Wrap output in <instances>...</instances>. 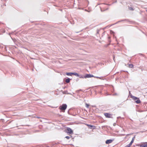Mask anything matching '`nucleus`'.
I'll list each match as a JSON object with an SVG mask.
<instances>
[{
  "label": "nucleus",
  "mask_w": 147,
  "mask_h": 147,
  "mask_svg": "<svg viewBox=\"0 0 147 147\" xmlns=\"http://www.w3.org/2000/svg\"><path fill=\"white\" fill-rule=\"evenodd\" d=\"M67 107V105L66 104H63L61 106L59 107V109L62 111H65Z\"/></svg>",
  "instance_id": "obj_1"
},
{
  "label": "nucleus",
  "mask_w": 147,
  "mask_h": 147,
  "mask_svg": "<svg viewBox=\"0 0 147 147\" xmlns=\"http://www.w3.org/2000/svg\"><path fill=\"white\" fill-rule=\"evenodd\" d=\"M66 132L69 134H72L73 131L70 128L67 127L66 129Z\"/></svg>",
  "instance_id": "obj_2"
},
{
  "label": "nucleus",
  "mask_w": 147,
  "mask_h": 147,
  "mask_svg": "<svg viewBox=\"0 0 147 147\" xmlns=\"http://www.w3.org/2000/svg\"><path fill=\"white\" fill-rule=\"evenodd\" d=\"M131 97L134 100H137L135 101L137 103L139 104L140 102V101L138 98L134 96H131Z\"/></svg>",
  "instance_id": "obj_3"
},
{
  "label": "nucleus",
  "mask_w": 147,
  "mask_h": 147,
  "mask_svg": "<svg viewBox=\"0 0 147 147\" xmlns=\"http://www.w3.org/2000/svg\"><path fill=\"white\" fill-rule=\"evenodd\" d=\"M105 116L107 117L111 118L112 117V115L109 113H105L104 114Z\"/></svg>",
  "instance_id": "obj_4"
},
{
  "label": "nucleus",
  "mask_w": 147,
  "mask_h": 147,
  "mask_svg": "<svg viewBox=\"0 0 147 147\" xmlns=\"http://www.w3.org/2000/svg\"><path fill=\"white\" fill-rule=\"evenodd\" d=\"M92 77H94L93 75H91L90 74H86V76L84 77V78H89Z\"/></svg>",
  "instance_id": "obj_5"
},
{
  "label": "nucleus",
  "mask_w": 147,
  "mask_h": 147,
  "mask_svg": "<svg viewBox=\"0 0 147 147\" xmlns=\"http://www.w3.org/2000/svg\"><path fill=\"white\" fill-rule=\"evenodd\" d=\"M113 141V140H108L106 141V144H109L111 143Z\"/></svg>",
  "instance_id": "obj_6"
},
{
  "label": "nucleus",
  "mask_w": 147,
  "mask_h": 147,
  "mask_svg": "<svg viewBox=\"0 0 147 147\" xmlns=\"http://www.w3.org/2000/svg\"><path fill=\"white\" fill-rule=\"evenodd\" d=\"M72 75H74L75 76H76L77 77H80L79 75L78 74V73H76V72L73 73Z\"/></svg>",
  "instance_id": "obj_7"
},
{
  "label": "nucleus",
  "mask_w": 147,
  "mask_h": 147,
  "mask_svg": "<svg viewBox=\"0 0 147 147\" xmlns=\"http://www.w3.org/2000/svg\"><path fill=\"white\" fill-rule=\"evenodd\" d=\"M65 82L67 83H69L70 82V79L68 78L65 80Z\"/></svg>",
  "instance_id": "obj_8"
},
{
  "label": "nucleus",
  "mask_w": 147,
  "mask_h": 147,
  "mask_svg": "<svg viewBox=\"0 0 147 147\" xmlns=\"http://www.w3.org/2000/svg\"><path fill=\"white\" fill-rule=\"evenodd\" d=\"M73 74V73H67L66 74L67 76H71Z\"/></svg>",
  "instance_id": "obj_9"
},
{
  "label": "nucleus",
  "mask_w": 147,
  "mask_h": 147,
  "mask_svg": "<svg viewBox=\"0 0 147 147\" xmlns=\"http://www.w3.org/2000/svg\"><path fill=\"white\" fill-rule=\"evenodd\" d=\"M129 67L130 68H133V65L132 64H128Z\"/></svg>",
  "instance_id": "obj_10"
},
{
  "label": "nucleus",
  "mask_w": 147,
  "mask_h": 147,
  "mask_svg": "<svg viewBox=\"0 0 147 147\" xmlns=\"http://www.w3.org/2000/svg\"><path fill=\"white\" fill-rule=\"evenodd\" d=\"M134 140H132L131 141L129 144L131 145L133 143V142H134Z\"/></svg>",
  "instance_id": "obj_11"
},
{
  "label": "nucleus",
  "mask_w": 147,
  "mask_h": 147,
  "mask_svg": "<svg viewBox=\"0 0 147 147\" xmlns=\"http://www.w3.org/2000/svg\"><path fill=\"white\" fill-rule=\"evenodd\" d=\"M141 147H146L145 146V144H142L140 145Z\"/></svg>",
  "instance_id": "obj_12"
},
{
  "label": "nucleus",
  "mask_w": 147,
  "mask_h": 147,
  "mask_svg": "<svg viewBox=\"0 0 147 147\" xmlns=\"http://www.w3.org/2000/svg\"><path fill=\"white\" fill-rule=\"evenodd\" d=\"M131 145L129 144L127 145L126 146H125V147H130Z\"/></svg>",
  "instance_id": "obj_13"
},
{
  "label": "nucleus",
  "mask_w": 147,
  "mask_h": 147,
  "mask_svg": "<svg viewBox=\"0 0 147 147\" xmlns=\"http://www.w3.org/2000/svg\"><path fill=\"white\" fill-rule=\"evenodd\" d=\"M66 138H67V139H69L70 138V137L69 136H66L65 137Z\"/></svg>",
  "instance_id": "obj_14"
},
{
  "label": "nucleus",
  "mask_w": 147,
  "mask_h": 147,
  "mask_svg": "<svg viewBox=\"0 0 147 147\" xmlns=\"http://www.w3.org/2000/svg\"><path fill=\"white\" fill-rule=\"evenodd\" d=\"M89 105L88 104H86V107L87 108H88L89 107Z\"/></svg>",
  "instance_id": "obj_15"
},
{
  "label": "nucleus",
  "mask_w": 147,
  "mask_h": 147,
  "mask_svg": "<svg viewBox=\"0 0 147 147\" xmlns=\"http://www.w3.org/2000/svg\"><path fill=\"white\" fill-rule=\"evenodd\" d=\"M87 125L88 126H90V127H93V126H92V125Z\"/></svg>",
  "instance_id": "obj_16"
},
{
  "label": "nucleus",
  "mask_w": 147,
  "mask_h": 147,
  "mask_svg": "<svg viewBox=\"0 0 147 147\" xmlns=\"http://www.w3.org/2000/svg\"><path fill=\"white\" fill-rule=\"evenodd\" d=\"M94 77L96 78H99L100 79H101V77Z\"/></svg>",
  "instance_id": "obj_17"
},
{
  "label": "nucleus",
  "mask_w": 147,
  "mask_h": 147,
  "mask_svg": "<svg viewBox=\"0 0 147 147\" xmlns=\"http://www.w3.org/2000/svg\"><path fill=\"white\" fill-rule=\"evenodd\" d=\"M135 136H134L133 138H132V140H134V139H135Z\"/></svg>",
  "instance_id": "obj_18"
},
{
  "label": "nucleus",
  "mask_w": 147,
  "mask_h": 147,
  "mask_svg": "<svg viewBox=\"0 0 147 147\" xmlns=\"http://www.w3.org/2000/svg\"><path fill=\"white\" fill-rule=\"evenodd\" d=\"M145 145L146 147H147V142L145 144Z\"/></svg>",
  "instance_id": "obj_19"
},
{
  "label": "nucleus",
  "mask_w": 147,
  "mask_h": 147,
  "mask_svg": "<svg viewBox=\"0 0 147 147\" xmlns=\"http://www.w3.org/2000/svg\"><path fill=\"white\" fill-rule=\"evenodd\" d=\"M129 9H130V10H133V8H131V7H130L129 8Z\"/></svg>",
  "instance_id": "obj_20"
},
{
  "label": "nucleus",
  "mask_w": 147,
  "mask_h": 147,
  "mask_svg": "<svg viewBox=\"0 0 147 147\" xmlns=\"http://www.w3.org/2000/svg\"><path fill=\"white\" fill-rule=\"evenodd\" d=\"M36 118H40V117H37Z\"/></svg>",
  "instance_id": "obj_21"
}]
</instances>
